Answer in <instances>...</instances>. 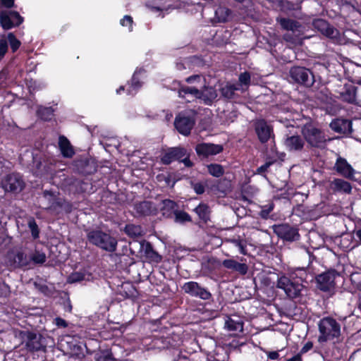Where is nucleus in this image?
<instances>
[{
  "label": "nucleus",
  "instance_id": "obj_19",
  "mask_svg": "<svg viewBox=\"0 0 361 361\" xmlns=\"http://www.w3.org/2000/svg\"><path fill=\"white\" fill-rule=\"evenodd\" d=\"M222 265L225 268L235 271L241 275L246 274L248 271V266L245 263H240L233 259H224L222 262Z\"/></svg>",
  "mask_w": 361,
  "mask_h": 361
},
{
  "label": "nucleus",
  "instance_id": "obj_9",
  "mask_svg": "<svg viewBox=\"0 0 361 361\" xmlns=\"http://www.w3.org/2000/svg\"><path fill=\"white\" fill-rule=\"evenodd\" d=\"M185 293L193 297H198L202 300H209L212 295L205 288L201 287L197 282L189 281L185 283L182 287Z\"/></svg>",
  "mask_w": 361,
  "mask_h": 361
},
{
  "label": "nucleus",
  "instance_id": "obj_11",
  "mask_svg": "<svg viewBox=\"0 0 361 361\" xmlns=\"http://www.w3.org/2000/svg\"><path fill=\"white\" fill-rule=\"evenodd\" d=\"M174 124L176 128L180 134L188 135L190 133L195 125V121L190 116L179 114L176 117Z\"/></svg>",
  "mask_w": 361,
  "mask_h": 361
},
{
  "label": "nucleus",
  "instance_id": "obj_47",
  "mask_svg": "<svg viewBox=\"0 0 361 361\" xmlns=\"http://www.w3.org/2000/svg\"><path fill=\"white\" fill-rule=\"evenodd\" d=\"M133 23V18L130 16H125L120 21L122 26H128L129 31H132Z\"/></svg>",
  "mask_w": 361,
  "mask_h": 361
},
{
  "label": "nucleus",
  "instance_id": "obj_44",
  "mask_svg": "<svg viewBox=\"0 0 361 361\" xmlns=\"http://www.w3.org/2000/svg\"><path fill=\"white\" fill-rule=\"evenodd\" d=\"M192 188L195 190V192L198 194L201 195L204 192V188L207 185L206 182H193L191 181L190 183Z\"/></svg>",
  "mask_w": 361,
  "mask_h": 361
},
{
  "label": "nucleus",
  "instance_id": "obj_10",
  "mask_svg": "<svg viewBox=\"0 0 361 361\" xmlns=\"http://www.w3.org/2000/svg\"><path fill=\"white\" fill-rule=\"evenodd\" d=\"M2 187L6 191L18 192L24 187V182L19 174L12 173L6 176L2 180Z\"/></svg>",
  "mask_w": 361,
  "mask_h": 361
},
{
  "label": "nucleus",
  "instance_id": "obj_12",
  "mask_svg": "<svg viewBox=\"0 0 361 361\" xmlns=\"http://www.w3.org/2000/svg\"><path fill=\"white\" fill-rule=\"evenodd\" d=\"M335 277L334 271H327L319 274L316 278L318 288L323 291L331 290L335 286Z\"/></svg>",
  "mask_w": 361,
  "mask_h": 361
},
{
  "label": "nucleus",
  "instance_id": "obj_14",
  "mask_svg": "<svg viewBox=\"0 0 361 361\" xmlns=\"http://www.w3.org/2000/svg\"><path fill=\"white\" fill-rule=\"evenodd\" d=\"M187 154V150L180 147H173L166 151L161 157L162 163L169 164L173 161L180 160Z\"/></svg>",
  "mask_w": 361,
  "mask_h": 361
},
{
  "label": "nucleus",
  "instance_id": "obj_32",
  "mask_svg": "<svg viewBox=\"0 0 361 361\" xmlns=\"http://www.w3.org/2000/svg\"><path fill=\"white\" fill-rule=\"evenodd\" d=\"M185 81L190 84V86L197 85L199 89L202 87V85L206 83V79L201 75H194L186 78Z\"/></svg>",
  "mask_w": 361,
  "mask_h": 361
},
{
  "label": "nucleus",
  "instance_id": "obj_25",
  "mask_svg": "<svg viewBox=\"0 0 361 361\" xmlns=\"http://www.w3.org/2000/svg\"><path fill=\"white\" fill-rule=\"evenodd\" d=\"M135 207L137 212L142 215H149L155 214L157 212V209L154 204L152 202L147 201H144L136 204Z\"/></svg>",
  "mask_w": 361,
  "mask_h": 361
},
{
  "label": "nucleus",
  "instance_id": "obj_15",
  "mask_svg": "<svg viewBox=\"0 0 361 361\" xmlns=\"http://www.w3.org/2000/svg\"><path fill=\"white\" fill-rule=\"evenodd\" d=\"M314 27L321 32L324 35L331 38L336 39L339 35V32L334 27L331 26L326 20L318 19L314 21Z\"/></svg>",
  "mask_w": 361,
  "mask_h": 361
},
{
  "label": "nucleus",
  "instance_id": "obj_39",
  "mask_svg": "<svg viewBox=\"0 0 361 361\" xmlns=\"http://www.w3.org/2000/svg\"><path fill=\"white\" fill-rule=\"evenodd\" d=\"M54 110L51 107H41L38 109L39 116L45 121L50 120L53 116Z\"/></svg>",
  "mask_w": 361,
  "mask_h": 361
},
{
  "label": "nucleus",
  "instance_id": "obj_26",
  "mask_svg": "<svg viewBox=\"0 0 361 361\" xmlns=\"http://www.w3.org/2000/svg\"><path fill=\"white\" fill-rule=\"evenodd\" d=\"M142 248L145 256L151 260L159 262L161 261V256L158 255L152 248L151 244L147 242H143L141 244Z\"/></svg>",
  "mask_w": 361,
  "mask_h": 361
},
{
  "label": "nucleus",
  "instance_id": "obj_42",
  "mask_svg": "<svg viewBox=\"0 0 361 361\" xmlns=\"http://www.w3.org/2000/svg\"><path fill=\"white\" fill-rule=\"evenodd\" d=\"M175 221L178 223H184L186 221H191L190 216L183 211L175 212Z\"/></svg>",
  "mask_w": 361,
  "mask_h": 361
},
{
  "label": "nucleus",
  "instance_id": "obj_58",
  "mask_svg": "<svg viewBox=\"0 0 361 361\" xmlns=\"http://www.w3.org/2000/svg\"><path fill=\"white\" fill-rule=\"evenodd\" d=\"M16 257H17V259L18 260V262H19V264L20 265L23 266V265H25L26 264V263H24V262H22V259H23V253H21V252L18 253L17 255H16Z\"/></svg>",
  "mask_w": 361,
  "mask_h": 361
},
{
  "label": "nucleus",
  "instance_id": "obj_40",
  "mask_svg": "<svg viewBox=\"0 0 361 361\" xmlns=\"http://www.w3.org/2000/svg\"><path fill=\"white\" fill-rule=\"evenodd\" d=\"M30 258L35 264H43L47 257L44 252L36 250L30 254Z\"/></svg>",
  "mask_w": 361,
  "mask_h": 361
},
{
  "label": "nucleus",
  "instance_id": "obj_17",
  "mask_svg": "<svg viewBox=\"0 0 361 361\" xmlns=\"http://www.w3.org/2000/svg\"><path fill=\"white\" fill-rule=\"evenodd\" d=\"M277 22L279 23L283 29L291 31L297 37L302 33L301 25L295 20L281 18L277 19Z\"/></svg>",
  "mask_w": 361,
  "mask_h": 361
},
{
  "label": "nucleus",
  "instance_id": "obj_36",
  "mask_svg": "<svg viewBox=\"0 0 361 361\" xmlns=\"http://www.w3.org/2000/svg\"><path fill=\"white\" fill-rule=\"evenodd\" d=\"M176 203L170 200H164L162 201V207L161 209L163 211V215L169 216L171 214V212L176 208Z\"/></svg>",
  "mask_w": 361,
  "mask_h": 361
},
{
  "label": "nucleus",
  "instance_id": "obj_21",
  "mask_svg": "<svg viewBox=\"0 0 361 361\" xmlns=\"http://www.w3.org/2000/svg\"><path fill=\"white\" fill-rule=\"evenodd\" d=\"M59 146L62 155L66 158H71L74 154V149L69 140L63 135L59 136Z\"/></svg>",
  "mask_w": 361,
  "mask_h": 361
},
{
  "label": "nucleus",
  "instance_id": "obj_53",
  "mask_svg": "<svg viewBox=\"0 0 361 361\" xmlns=\"http://www.w3.org/2000/svg\"><path fill=\"white\" fill-rule=\"evenodd\" d=\"M313 347V344L312 342H307L306 343L303 347L301 348L300 350V355H301V354H304V353H306L307 352H308L310 350H311Z\"/></svg>",
  "mask_w": 361,
  "mask_h": 361
},
{
  "label": "nucleus",
  "instance_id": "obj_60",
  "mask_svg": "<svg viewBox=\"0 0 361 361\" xmlns=\"http://www.w3.org/2000/svg\"><path fill=\"white\" fill-rule=\"evenodd\" d=\"M355 236L360 240V241L361 242V229L360 230H357L356 232H355Z\"/></svg>",
  "mask_w": 361,
  "mask_h": 361
},
{
  "label": "nucleus",
  "instance_id": "obj_24",
  "mask_svg": "<svg viewBox=\"0 0 361 361\" xmlns=\"http://www.w3.org/2000/svg\"><path fill=\"white\" fill-rule=\"evenodd\" d=\"M331 187L334 191L350 193L352 187L350 183L343 179L336 178L331 183Z\"/></svg>",
  "mask_w": 361,
  "mask_h": 361
},
{
  "label": "nucleus",
  "instance_id": "obj_52",
  "mask_svg": "<svg viewBox=\"0 0 361 361\" xmlns=\"http://www.w3.org/2000/svg\"><path fill=\"white\" fill-rule=\"evenodd\" d=\"M272 164L271 161L266 162L264 164L259 167L257 170V173H262L267 171V169L269 168V166Z\"/></svg>",
  "mask_w": 361,
  "mask_h": 361
},
{
  "label": "nucleus",
  "instance_id": "obj_4",
  "mask_svg": "<svg viewBox=\"0 0 361 361\" xmlns=\"http://www.w3.org/2000/svg\"><path fill=\"white\" fill-rule=\"evenodd\" d=\"M302 133L307 142L313 147L324 148L330 138H326L324 133L312 125H306Z\"/></svg>",
  "mask_w": 361,
  "mask_h": 361
},
{
  "label": "nucleus",
  "instance_id": "obj_38",
  "mask_svg": "<svg viewBox=\"0 0 361 361\" xmlns=\"http://www.w3.org/2000/svg\"><path fill=\"white\" fill-rule=\"evenodd\" d=\"M141 87V83L137 78V72H135L132 78L131 84L128 90V94L133 95L136 93L137 90Z\"/></svg>",
  "mask_w": 361,
  "mask_h": 361
},
{
  "label": "nucleus",
  "instance_id": "obj_57",
  "mask_svg": "<svg viewBox=\"0 0 361 361\" xmlns=\"http://www.w3.org/2000/svg\"><path fill=\"white\" fill-rule=\"evenodd\" d=\"M180 160L187 167H190L192 165L191 161L189 159L187 155L182 158Z\"/></svg>",
  "mask_w": 361,
  "mask_h": 361
},
{
  "label": "nucleus",
  "instance_id": "obj_23",
  "mask_svg": "<svg viewBox=\"0 0 361 361\" xmlns=\"http://www.w3.org/2000/svg\"><path fill=\"white\" fill-rule=\"evenodd\" d=\"M330 128L336 133H346L351 128V123L345 119H336L330 123Z\"/></svg>",
  "mask_w": 361,
  "mask_h": 361
},
{
  "label": "nucleus",
  "instance_id": "obj_6",
  "mask_svg": "<svg viewBox=\"0 0 361 361\" xmlns=\"http://www.w3.org/2000/svg\"><path fill=\"white\" fill-rule=\"evenodd\" d=\"M277 287L283 289L286 294L290 298H295L300 295L304 288L300 283L293 281L285 276L278 279Z\"/></svg>",
  "mask_w": 361,
  "mask_h": 361
},
{
  "label": "nucleus",
  "instance_id": "obj_48",
  "mask_svg": "<svg viewBox=\"0 0 361 361\" xmlns=\"http://www.w3.org/2000/svg\"><path fill=\"white\" fill-rule=\"evenodd\" d=\"M29 228H30L32 235L34 238H37L39 236L38 227L36 222L32 219L28 222Z\"/></svg>",
  "mask_w": 361,
  "mask_h": 361
},
{
  "label": "nucleus",
  "instance_id": "obj_51",
  "mask_svg": "<svg viewBox=\"0 0 361 361\" xmlns=\"http://www.w3.org/2000/svg\"><path fill=\"white\" fill-rule=\"evenodd\" d=\"M0 4L6 8H11L14 7L15 0H0Z\"/></svg>",
  "mask_w": 361,
  "mask_h": 361
},
{
  "label": "nucleus",
  "instance_id": "obj_31",
  "mask_svg": "<svg viewBox=\"0 0 361 361\" xmlns=\"http://www.w3.org/2000/svg\"><path fill=\"white\" fill-rule=\"evenodd\" d=\"M125 231L129 236L133 238L142 236L144 233L141 226L133 224L127 225L125 228Z\"/></svg>",
  "mask_w": 361,
  "mask_h": 361
},
{
  "label": "nucleus",
  "instance_id": "obj_13",
  "mask_svg": "<svg viewBox=\"0 0 361 361\" xmlns=\"http://www.w3.org/2000/svg\"><path fill=\"white\" fill-rule=\"evenodd\" d=\"M195 150L199 156L208 157L221 152L223 147L220 145H214L212 143H200L196 146Z\"/></svg>",
  "mask_w": 361,
  "mask_h": 361
},
{
  "label": "nucleus",
  "instance_id": "obj_34",
  "mask_svg": "<svg viewBox=\"0 0 361 361\" xmlns=\"http://www.w3.org/2000/svg\"><path fill=\"white\" fill-rule=\"evenodd\" d=\"M27 338L28 341L26 343L27 348L30 350H38L40 348L41 344L36 334H29Z\"/></svg>",
  "mask_w": 361,
  "mask_h": 361
},
{
  "label": "nucleus",
  "instance_id": "obj_54",
  "mask_svg": "<svg viewBox=\"0 0 361 361\" xmlns=\"http://www.w3.org/2000/svg\"><path fill=\"white\" fill-rule=\"evenodd\" d=\"M296 37L297 36L295 35V37H293L291 34L287 33L283 35V39L288 42H290L292 44H295L297 41Z\"/></svg>",
  "mask_w": 361,
  "mask_h": 361
},
{
  "label": "nucleus",
  "instance_id": "obj_29",
  "mask_svg": "<svg viewBox=\"0 0 361 361\" xmlns=\"http://www.w3.org/2000/svg\"><path fill=\"white\" fill-rule=\"evenodd\" d=\"M225 326L229 331L242 332L243 330V322L241 320H234L228 318L225 322Z\"/></svg>",
  "mask_w": 361,
  "mask_h": 361
},
{
  "label": "nucleus",
  "instance_id": "obj_61",
  "mask_svg": "<svg viewBox=\"0 0 361 361\" xmlns=\"http://www.w3.org/2000/svg\"><path fill=\"white\" fill-rule=\"evenodd\" d=\"M6 78V73L4 71H0V81Z\"/></svg>",
  "mask_w": 361,
  "mask_h": 361
},
{
  "label": "nucleus",
  "instance_id": "obj_30",
  "mask_svg": "<svg viewBox=\"0 0 361 361\" xmlns=\"http://www.w3.org/2000/svg\"><path fill=\"white\" fill-rule=\"evenodd\" d=\"M230 14L229 9L220 6L215 11V19L217 22L224 23L228 20Z\"/></svg>",
  "mask_w": 361,
  "mask_h": 361
},
{
  "label": "nucleus",
  "instance_id": "obj_46",
  "mask_svg": "<svg viewBox=\"0 0 361 361\" xmlns=\"http://www.w3.org/2000/svg\"><path fill=\"white\" fill-rule=\"evenodd\" d=\"M351 282L357 288L361 289V272H355L350 275Z\"/></svg>",
  "mask_w": 361,
  "mask_h": 361
},
{
  "label": "nucleus",
  "instance_id": "obj_33",
  "mask_svg": "<svg viewBox=\"0 0 361 361\" xmlns=\"http://www.w3.org/2000/svg\"><path fill=\"white\" fill-rule=\"evenodd\" d=\"M240 90L245 91L247 89L250 82V75L248 72H243L240 74L238 77Z\"/></svg>",
  "mask_w": 361,
  "mask_h": 361
},
{
  "label": "nucleus",
  "instance_id": "obj_7",
  "mask_svg": "<svg viewBox=\"0 0 361 361\" xmlns=\"http://www.w3.org/2000/svg\"><path fill=\"white\" fill-rule=\"evenodd\" d=\"M24 20L20 13L15 11H0V25L4 30H10L19 26Z\"/></svg>",
  "mask_w": 361,
  "mask_h": 361
},
{
  "label": "nucleus",
  "instance_id": "obj_43",
  "mask_svg": "<svg viewBox=\"0 0 361 361\" xmlns=\"http://www.w3.org/2000/svg\"><path fill=\"white\" fill-rule=\"evenodd\" d=\"M235 247L239 249L241 254L245 255L247 254L246 250V242L243 239H232L230 240Z\"/></svg>",
  "mask_w": 361,
  "mask_h": 361
},
{
  "label": "nucleus",
  "instance_id": "obj_27",
  "mask_svg": "<svg viewBox=\"0 0 361 361\" xmlns=\"http://www.w3.org/2000/svg\"><path fill=\"white\" fill-rule=\"evenodd\" d=\"M240 87L231 83H226L220 88L221 96L226 99H233L235 97V92L239 90Z\"/></svg>",
  "mask_w": 361,
  "mask_h": 361
},
{
  "label": "nucleus",
  "instance_id": "obj_16",
  "mask_svg": "<svg viewBox=\"0 0 361 361\" xmlns=\"http://www.w3.org/2000/svg\"><path fill=\"white\" fill-rule=\"evenodd\" d=\"M334 168L338 173L347 178L352 179L354 176L355 170L343 158L337 159Z\"/></svg>",
  "mask_w": 361,
  "mask_h": 361
},
{
  "label": "nucleus",
  "instance_id": "obj_45",
  "mask_svg": "<svg viewBox=\"0 0 361 361\" xmlns=\"http://www.w3.org/2000/svg\"><path fill=\"white\" fill-rule=\"evenodd\" d=\"M8 39L13 51H16L20 45V41L16 38L13 33H9L8 35Z\"/></svg>",
  "mask_w": 361,
  "mask_h": 361
},
{
  "label": "nucleus",
  "instance_id": "obj_41",
  "mask_svg": "<svg viewBox=\"0 0 361 361\" xmlns=\"http://www.w3.org/2000/svg\"><path fill=\"white\" fill-rule=\"evenodd\" d=\"M208 171L213 176L220 177L224 173V169L219 164H213L208 166Z\"/></svg>",
  "mask_w": 361,
  "mask_h": 361
},
{
  "label": "nucleus",
  "instance_id": "obj_8",
  "mask_svg": "<svg viewBox=\"0 0 361 361\" xmlns=\"http://www.w3.org/2000/svg\"><path fill=\"white\" fill-rule=\"evenodd\" d=\"M273 230L279 238L288 241L297 240L300 237L298 230L288 224L274 225Z\"/></svg>",
  "mask_w": 361,
  "mask_h": 361
},
{
  "label": "nucleus",
  "instance_id": "obj_56",
  "mask_svg": "<svg viewBox=\"0 0 361 361\" xmlns=\"http://www.w3.org/2000/svg\"><path fill=\"white\" fill-rule=\"evenodd\" d=\"M267 356L271 360H277L279 357V354L277 351H271L267 353Z\"/></svg>",
  "mask_w": 361,
  "mask_h": 361
},
{
  "label": "nucleus",
  "instance_id": "obj_2",
  "mask_svg": "<svg viewBox=\"0 0 361 361\" xmlns=\"http://www.w3.org/2000/svg\"><path fill=\"white\" fill-rule=\"evenodd\" d=\"M319 336L318 341L320 343L338 338L341 336V325L332 317H324L319 324Z\"/></svg>",
  "mask_w": 361,
  "mask_h": 361
},
{
  "label": "nucleus",
  "instance_id": "obj_22",
  "mask_svg": "<svg viewBox=\"0 0 361 361\" xmlns=\"http://www.w3.org/2000/svg\"><path fill=\"white\" fill-rule=\"evenodd\" d=\"M286 148L290 151H297L302 149L304 141L298 135H292L287 137L284 141Z\"/></svg>",
  "mask_w": 361,
  "mask_h": 361
},
{
  "label": "nucleus",
  "instance_id": "obj_63",
  "mask_svg": "<svg viewBox=\"0 0 361 361\" xmlns=\"http://www.w3.org/2000/svg\"><path fill=\"white\" fill-rule=\"evenodd\" d=\"M357 84L361 85V77L357 80Z\"/></svg>",
  "mask_w": 361,
  "mask_h": 361
},
{
  "label": "nucleus",
  "instance_id": "obj_20",
  "mask_svg": "<svg viewBox=\"0 0 361 361\" xmlns=\"http://www.w3.org/2000/svg\"><path fill=\"white\" fill-rule=\"evenodd\" d=\"M357 87L352 85H345L340 92V98L348 103L354 104L356 102Z\"/></svg>",
  "mask_w": 361,
  "mask_h": 361
},
{
  "label": "nucleus",
  "instance_id": "obj_3",
  "mask_svg": "<svg viewBox=\"0 0 361 361\" xmlns=\"http://www.w3.org/2000/svg\"><path fill=\"white\" fill-rule=\"evenodd\" d=\"M89 242L106 251L114 252L117 240L110 235L99 230L89 231L87 233Z\"/></svg>",
  "mask_w": 361,
  "mask_h": 361
},
{
  "label": "nucleus",
  "instance_id": "obj_62",
  "mask_svg": "<svg viewBox=\"0 0 361 361\" xmlns=\"http://www.w3.org/2000/svg\"><path fill=\"white\" fill-rule=\"evenodd\" d=\"M124 90V87L123 86H121L117 90H116V93L117 94H121V91H123Z\"/></svg>",
  "mask_w": 361,
  "mask_h": 361
},
{
  "label": "nucleus",
  "instance_id": "obj_18",
  "mask_svg": "<svg viewBox=\"0 0 361 361\" xmlns=\"http://www.w3.org/2000/svg\"><path fill=\"white\" fill-rule=\"evenodd\" d=\"M255 131L262 142H267L271 137V128L264 120H259L255 123Z\"/></svg>",
  "mask_w": 361,
  "mask_h": 361
},
{
  "label": "nucleus",
  "instance_id": "obj_50",
  "mask_svg": "<svg viewBox=\"0 0 361 361\" xmlns=\"http://www.w3.org/2000/svg\"><path fill=\"white\" fill-rule=\"evenodd\" d=\"M8 50L7 41L5 39H0V60L4 56Z\"/></svg>",
  "mask_w": 361,
  "mask_h": 361
},
{
  "label": "nucleus",
  "instance_id": "obj_59",
  "mask_svg": "<svg viewBox=\"0 0 361 361\" xmlns=\"http://www.w3.org/2000/svg\"><path fill=\"white\" fill-rule=\"evenodd\" d=\"M287 361H302V358L300 354H298L293 357L288 359Z\"/></svg>",
  "mask_w": 361,
  "mask_h": 361
},
{
  "label": "nucleus",
  "instance_id": "obj_55",
  "mask_svg": "<svg viewBox=\"0 0 361 361\" xmlns=\"http://www.w3.org/2000/svg\"><path fill=\"white\" fill-rule=\"evenodd\" d=\"M55 324L57 326L63 327V328L66 327L68 325L66 322L63 319L60 318V317H57L55 319Z\"/></svg>",
  "mask_w": 361,
  "mask_h": 361
},
{
  "label": "nucleus",
  "instance_id": "obj_1",
  "mask_svg": "<svg viewBox=\"0 0 361 361\" xmlns=\"http://www.w3.org/2000/svg\"><path fill=\"white\" fill-rule=\"evenodd\" d=\"M178 96L182 98H186V96H191L199 100L200 103L211 106L216 101L218 93L214 87L207 85L206 82L202 85L200 89H199L197 85H183L178 90Z\"/></svg>",
  "mask_w": 361,
  "mask_h": 361
},
{
  "label": "nucleus",
  "instance_id": "obj_35",
  "mask_svg": "<svg viewBox=\"0 0 361 361\" xmlns=\"http://www.w3.org/2000/svg\"><path fill=\"white\" fill-rule=\"evenodd\" d=\"M195 212L201 219L207 221L209 219L210 211L209 207L207 204H200L195 209Z\"/></svg>",
  "mask_w": 361,
  "mask_h": 361
},
{
  "label": "nucleus",
  "instance_id": "obj_49",
  "mask_svg": "<svg viewBox=\"0 0 361 361\" xmlns=\"http://www.w3.org/2000/svg\"><path fill=\"white\" fill-rule=\"evenodd\" d=\"M96 361H114L112 355L109 352H102L96 359Z\"/></svg>",
  "mask_w": 361,
  "mask_h": 361
},
{
  "label": "nucleus",
  "instance_id": "obj_5",
  "mask_svg": "<svg viewBox=\"0 0 361 361\" xmlns=\"http://www.w3.org/2000/svg\"><path fill=\"white\" fill-rule=\"evenodd\" d=\"M289 76L293 81L307 87L313 85L314 76L309 69L304 67L295 66L290 69Z\"/></svg>",
  "mask_w": 361,
  "mask_h": 361
},
{
  "label": "nucleus",
  "instance_id": "obj_28",
  "mask_svg": "<svg viewBox=\"0 0 361 361\" xmlns=\"http://www.w3.org/2000/svg\"><path fill=\"white\" fill-rule=\"evenodd\" d=\"M147 5L153 9L161 11H168L169 9L173 8L171 4H166V1H164V0H148Z\"/></svg>",
  "mask_w": 361,
  "mask_h": 361
},
{
  "label": "nucleus",
  "instance_id": "obj_37",
  "mask_svg": "<svg viewBox=\"0 0 361 361\" xmlns=\"http://www.w3.org/2000/svg\"><path fill=\"white\" fill-rule=\"evenodd\" d=\"M90 275L82 272H75L68 276V281L69 283L80 282L84 280H89Z\"/></svg>",
  "mask_w": 361,
  "mask_h": 361
}]
</instances>
